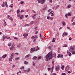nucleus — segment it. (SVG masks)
Masks as SVG:
<instances>
[{
	"label": "nucleus",
	"mask_w": 75,
	"mask_h": 75,
	"mask_svg": "<svg viewBox=\"0 0 75 75\" xmlns=\"http://www.w3.org/2000/svg\"><path fill=\"white\" fill-rule=\"evenodd\" d=\"M41 58V57H39L38 58V59H40Z\"/></svg>",
	"instance_id": "obj_51"
},
{
	"label": "nucleus",
	"mask_w": 75,
	"mask_h": 75,
	"mask_svg": "<svg viewBox=\"0 0 75 75\" xmlns=\"http://www.w3.org/2000/svg\"><path fill=\"white\" fill-rule=\"evenodd\" d=\"M59 7V6L57 5L55 8V10H57V9Z\"/></svg>",
	"instance_id": "obj_23"
},
{
	"label": "nucleus",
	"mask_w": 75,
	"mask_h": 75,
	"mask_svg": "<svg viewBox=\"0 0 75 75\" xmlns=\"http://www.w3.org/2000/svg\"><path fill=\"white\" fill-rule=\"evenodd\" d=\"M5 37L6 38H7V39H8L10 40H11V39L10 38V37H7V36H5Z\"/></svg>",
	"instance_id": "obj_14"
},
{
	"label": "nucleus",
	"mask_w": 75,
	"mask_h": 75,
	"mask_svg": "<svg viewBox=\"0 0 75 75\" xmlns=\"http://www.w3.org/2000/svg\"><path fill=\"white\" fill-rule=\"evenodd\" d=\"M24 66H22V67L20 68V69H24Z\"/></svg>",
	"instance_id": "obj_40"
},
{
	"label": "nucleus",
	"mask_w": 75,
	"mask_h": 75,
	"mask_svg": "<svg viewBox=\"0 0 75 75\" xmlns=\"http://www.w3.org/2000/svg\"><path fill=\"white\" fill-rule=\"evenodd\" d=\"M24 1H21V4H24Z\"/></svg>",
	"instance_id": "obj_42"
},
{
	"label": "nucleus",
	"mask_w": 75,
	"mask_h": 75,
	"mask_svg": "<svg viewBox=\"0 0 75 75\" xmlns=\"http://www.w3.org/2000/svg\"><path fill=\"white\" fill-rule=\"evenodd\" d=\"M7 57V55L5 54L2 56V58H5V57Z\"/></svg>",
	"instance_id": "obj_19"
},
{
	"label": "nucleus",
	"mask_w": 75,
	"mask_h": 75,
	"mask_svg": "<svg viewBox=\"0 0 75 75\" xmlns=\"http://www.w3.org/2000/svg\"><path fill=\"white\" fill-rule=\"evenodd\" d=\"M52 52H50V53L47 54L45 56V58L47 60H50L52 58Z\"/></svg>",
	"instance_id": "obj_1"
},
{
	"label": "nucleus",
	"mask_w": 75,
	"mask_h": 75,
	"mask_svg": "<svg viewBox=\"0 0 75 75\" xmlns=\"http://www.w3.org/2000/svg\"><path fill=\"white\" fill-rule=\"evenodd\" d=\"M14 39H15V40H17L18 38H17V37H14Z\"/></svg>",
	"instance_id": "obj_61"
},
{
	"label": "nucleus",
	"mask_w": 75,
	"mask_h": 75,
	"mask_svg": "<svg viewBox=\"0 0 75 75\" xmlns=\"http://www.w3.org/2000/svg\"><path fill=\"white\" fill-rule=\"evenodd\" d=\"M74 18L73 17L71 20V22H73V21H74Z\"/></svg>",
	"instance_id": "obj_50"
},
{
	"label": "nucleus",
	"mask_w": 75,
	"mask_h": 75,
	"mask_svg": "<svg viewBox=\"0 0 75 75\" xmlns=\"http://www.w3.org/2000/svg\"><path fill=\"white\" fill-rule=\"evenodd\" d=\"M60 58H63V55H60Z\"/></svg>",
	"instance_id": "obj_43"
},
{
	"label": "nucleus",
	"mask_w": 75,
	"mask_h": 75,
	"mask_svg": "<svg viewBox=\"0 0 75 75\" xmlns=\"http://www.w3.org/2000/svg\"><path fill=\"white\" fill-rule=\"evenodd\" d=\"M10 7H11V8H13V4H11L9 6Z\"/></svg>",
	"instance_id": "obj_26"
},
{
	"label": "nucleus",
	"mask_w": 75,
	"mask_h": 75,
	"mask_svg": "<svg viewBox=\"0 0 75 75\" xmlns=\"http://www.w3.org/2000/svg\"><path fill=\"white\" fill-rule=\"evenodd\" d=\"M30 57V54H28V55L25 56V58H28V57Z\"/></svg>",
	"instance_id": "obj_30"
},
{
	"label": "nucleus",
	"mask_w": 75,
	"mask_h": 75,
	"mask_svg": "<svg viewBox=\"0 0 75 75\" xmlns=\"http://www.w3.org/2000/svg\"><path fill=\"white\" fill-rule=\"evenodd\" d=\"M36 16V14H34V15L32 16V18H33V19H35V18H36L35 16Z\"/></svg>",
	"instance_id": "obj_10"
},
{
	"label": "nucleus",
	"mask_w": 75,
	"mask_h": 75,
	"mask_svg": "<svg viewBox=\"0 0 75 75\" xmlns=\"http://www.w3.org/2000/svg\"><path fill=\"white\" fill-rule=\"evenodd\" d=\"M34 38H35V37L34 36H33L31 37V39H32V40H34Z\"/></svg>",
	"instance_id": "obj_46"
},
{
	"label": "nucleus",
	"mask_w": 75,
	"mask_h": 75,
	"mask_svg": "<svg viewBox=\"0 0 75 75\" xmlns=\"http://www.w3.org/2000/svg\"><path fill=\"white\" fill-rule=\"evenodd\" d=\"M5 3L6 7H8V5H7V2L6 1H5Z\"/></svg>",
	"instance_id": "obj_17"
},
{
	"label": "nucleus",
	"mask_w": 75,
	"mask_h": 75,
	"mask_svg": "<svg viewBox=\"0 0 75 75\" xmlns=\"http://www.w3.org/2000/svg\"><path fill=\"white\" fill-rule=\"evenodd\" d=\"M5 38H6V37L4 36L2 39V40L3 41L4 40Z\"/></svg>",
	"instance_id": "obj_24"
},
{
	"label": "nucleus",
	"mask_w": 75,
	"mask_h": 75,
	"mask_svg": "<svg viewBox=\"0 0 75 75\" xmlns=\"http://www.w3.org/2000/svg\"><path fill=\"white\" fill-rule=\"evenodd\" d=\"M67 47V45L66 44H64V46L63 47Z\"/></svg>",
	"instance_id": "obj_38"
},
{
	"label": "nucleus",
	"mask_w": 75,
	"mask_h": 75,
	"mask_svg": "<svg viewBox=\"0 0 75 75\" xmlns=\"http://www.w3.org/2000/svg\"><path fill=\"white\" fill-rule=\"evenodd\" d=\"M33 60H35V59H37V57L36 56H34L33 57Z\"/></svg>",
	"instance_id": "obj_16"
},
{
	"label": "nucleus",
	"mask_w": 75,
	"mask_h": 75,
	"mask_svg": "<svg viewBox=\"0 0 75 75\" xmlns=\"http://www.w3.org/2000/svg\"><path fill=\"white\" fill-rule=\"evenodd\" d=\"M4 3H5V2H3V4L1 5V7H4L5 5H4Z\"/></svg>",
	"instance_id": "obj_15"
},
{
	"label": "nucleus",
	"mask_w": 75,
	"mask_h": 75,
	"mask_svg": "<svg viewBox=\"0 0 75 75\" xmlns=\"http://www.w3.org/2000/svg\"><path fill=\"white\" fill-rule=\"evenodd\" d=\"M19 59H20V58H19V57H18V58L16 57L15 58V60L16 61H18V60Z\"/></svg>",
	"instance_id": "obj_29"
},
{
	"label": "nucleus",
	"mask_w": 75,
	"mask_h": 75,
	"mask_svg": "<svg viewBox=\"0 0 75 75\" xmlns=\"http://www.w3.org/2000/svg\"><path fill=\"white\" fill-rule=\"evenodd\" d=\"M50 20H53V18H52V17H50Z\"/></svg>",
	"instance_id": "obj_58"
},
{
	"label": "nucleus",
	"mask_w": 75,
	"mask_h": 75,
	"mask_svg": "<svg viewBox=\"0 0 75 75\" xmlns=\"http://www.w3.org/2000/svg\"><path fill=\"white\" fill-rule=\"evenodd\" d=\"M67 33L65 32H64V35H65L66 36L67 35Z\"/></svg>",
	"instance_id": "obj_48"
},
{
	"label": "nucleus",
	"mask_w": 75,
	"mask_h": 75,
	"mask_svg": "<svg viewBox=\"0 0 75 75\" xmlns=\"http://www.w3.org/2000/svg\"><path fill=\"white\" fill-rule=\"evenodd\" d=\"M71 54H72L73 55H74V54H75V52H74V51H72L71 52Z\"/></svg>",
	"instance_id": "obj_37"
},
{
	"label": "nucleus",
	"mask_w": 75,
	"mask_h": 75,
	"mask_svg": "<svg viewBox=\"0 0 75 75\" xmlns=\"http://www.w3.org/2000/svg\"><path fill=\"white\" fill-rule=\"evenodd\" d=\"M69 66H67L66 67V68L65 69V71H68V70H69Z\"/></svg>",
	"instance_id": "obj_9"
},
{
	"label": "nucleus",
	"mask_w": 75,
	"mask_h": 75,
	"mask_svg": "<svg viewBox=\"0 0 75 75\" xmlns=\"http://www.w3.org/2000/svg\"><path fill=\"white\" fill-rule=\"evenodd\" d=\"M24 64H25L26 65H27V64H28V62H27L26 61H25L24 62Z\"/></svg>",
	"instance_id": "obj_28"
},
{
	"label": "nucleus",
	"mask_w": 75,
	"mask_h": 75,
	"mask_svg": "<svg viewBox=\"0 0 75 75\" xmlns=\"http://www.w3.org/2000/svg\"><path fill=\"white\" fill-rule=\"evenodd\" d=\"M32 64H33V67H35V63H34V62H33Z\"/></svg>",
	"instance_id": "obj_35"
},
{
	"label": "nucleus",
	"mask_w": 75,
	"mask_h": 75,
	"mask_svg": "<svg viewBox=\"0 0 75 75\" xmlns=\"http://www.w3.org/2000/svg\"><path fill=\"white\" fill-rule=\"evenodd\" d=\"M11 43H9L8 44V47H11Z\"/></svg>",
	"instance_id": "obj_18"
},
{
	"label": "nucleus",
	"mask_w": 75,
	"mask_h": 75,
	"mask_svg": "<svg viewBox=\"0 0 75 75\" xmlns=\"http://www.w3.org/2000/svg\"><path fill=\"white\" fill-rule=\"evenodd\" d=\"M50 69H51V68H47V70H48V71H50Z\"/></svg>",
	"instance_id": "obj_56"
},
{
	"label": "nucleus",
	"mask_w": 75,
	"mask_h": 75,
	"mask_svg": "<svg viewBox=\"0 0 75 75\" xmlns=\"http://www.w3.org/2000/svg\"><path fill=\"white\" fill-rule=\"evenodd\" d=\"M71 16V13H68V14H66L65 17L66 18H68V16Z\"/></svg>",
	"instance_id": "obj_7"
},
{
	"label": "nucleus",
	"mask_w": 75,
	"mask_h": 75,
	"mask_svg": "<svg viewBox=\"0 0 75 75\" xmlns=\"http://www.w3.org/2000/svg\"><path fill=\"white\" fill-rule=\"evenodd\" d=\"M74 51V48L72 46H71L69 49V51L70 52H72Z\"/></svg>",
	"instance_id": "obj_4"
},
{
	"label": "nucleus",
	"mask_w": 75,
	"mask_h": 75,
	"mask_svg": "<svg viewBox=\"0 0 75 75\" xmlns=\"http://www.w3.org/2000/svg\"><path fill=\"white\" fill-rule=\"evenodd\" d=\"M28 33H24L23 34V36H24L23 38H26L27 37V36H28Z\"/></svg>",
	"instance_id": "obj_5"
},
{
	"label": "nucleus",
	"mask_w": 75,
	"mask_h": 75,
	"mask_svg": "<svg viewBox=\"0 0 75 75\" xmlns=\"http://www.w3.org/2000/svg\"><path fill=\"white\" fill-rule=\"evenodd\" d=\"M61 68H62V69H64V66H63Z\"/></svg>",
	"instance_id": "obj_54"
},
{
	"label": "nucleus",
	"mask_w": 75,
	"mask_h": 75,
	"mask_svg": "<svg viewBox=\"0 0 75 75\" xmlns=\"http://www.w3.org/2000/svg\"><path fill=\"white\" fill-rule=\"evenodd\" d=\"M69 56H71V53L70 52H69Z\"/></svg>",
	"instance_id": "obj_62"
},
{
	"label": "nucleus",
	"mask_w": 75,
	"mask_h": 75,
	"mask_svg": "<svg viewBox=\"0 0 75 75\" xmlns=\"http://www.w3.org/2000/svg\"><path fill=\"white\" fill-rule=\"evenodd\" d=\"M14 45H13L10 48V50H13L14 49Z\"/></svg>",
	"instance_id": "obj_6"
},
{
	"label": "nucleus",
	"mask_w": 75,
	"mask_h": 75,
	"mask_svg": "<svg viewBox=\"0 0 75 75\" xmlns=\"http://www.w3.org/2000/svg\"><path fill=\"white\" fill-rule=\"evenodd\" d=\"M50 14L51 16H54V14L53 13H50Z\"/></svg>",
	"instance_id": "obj_45"
},
{
	"label": "nucleus",
	"mask_w": 75,
	"mask_h": 75,
	"mask_svg": "<svg viewBox=\"0 0 75 75\" xmlns=\"http://www.w3.org/2000/svg\"><path fill=\"white\" fill-rule=\"evenodd\" d=\"M62 24H63V25H65V22L64 21H63L62 23Z\"/></svg>",
	"instance_id": "obj_20"
},
{
	"label": "nucleus",
	"mask_w": 75,
	"mask_h": 75,
	"mask_svg": "<svg viewBox=\"0 0 75 75\" xmlns=\"http://www.w3.org/2000/svg\"><path fill=\"white\" fill-rule=\"evenodd\" d=\"M34 23V22L32 21L30 22V25H31V24H33Z\"/></svg>",
	"instance_id": "obj_33"
},
{
	"label": "nucleus",
	"mask_w": 75,
	"mask_h": 75,
	"mask_svg": "<svg viewBox=\"0 0 75 75\" xmlns=\"http://www.w3.org/2000/svg\"><path fill=\"white\" fill-rule=\"evenodd\" d=\"M4 27H6V26L7 25V24H6V22H4Z\"/></svg>",
	"instance_id": "obj_32"
},
{
	"label": "nucleus",
	"mask_w": 75,
	"mask_h": 75,
	"mask_svg": "<svg viewBox=\"0 0 75 75\" xmlns=\"http://www.w3.org/2000/svg\"><path fill=\"white\" fill-rule=\"evenodd\" d=\"M24 18V16L21 15L20 17V20H22Z\"/></svg>",
	"instance_id": "obj_13"
},
{
	"label": "nucleus",
	"mask_w": 75,
	"mask_h": 75,
	"mask_svg": "<svg viewBox=\"0 0 75 75\" xmlns=\"http://www.w3.org/2000/svg\"><path fill=\"white\" fill-rule=\"evenodd\" d=\"M59 69V66L57 65L55 68V70H56V71H58Z\"/></svg>",
	"instance_id": "obj_8"
},
{
	"label": "nucleus",
	"mask_w": 75,
	"mask_h": 75,
	"mask_svg": "<svg viewBox=\"0 0 75 75\" xmlns=\"http://www.w3.org/2000/svg\"><path fill=\"white\" fill-rule=\"evenodd\" d=\"M71 6V5H68V6H67V8H70Z\"/></svg>",
	"instance_id": "obj_41"
},
{
	"label": "nucleus",
	"mask_w": 75,
	"mask_h": 75,
	"mask_svg": "<svg viewBox=\"0 0 75 75\" xmlns=\"http://www.w3.org/2000/svg\"><path fill=\"white\" fill-rule=\"evenodd\" d=\"M23 71H24V72H28L27 71V70H24Z\"/></svg>",
	"instance_id": "obj_59"
},
{
	"label": "nucleus",
	"mask_w": 75,
	"mask_h": 75,
	"mask_svg": "<svg viewBox=\"0 0 75 75\" xmlns=\"http://www.w3.org/2000/svg\"><path fill=\"white\" fill-rule=\"evenodd\" d=\"M36 41V39H35L33 40V42H35Z\"/></svg>",
	"instance_id": "obj_44"
},
{
	"label": "nucleus",
	"mask_w": 75,
	"mask_h": 75,
	"mask_svg": "<svg viewBox=\"0 0 75 75\" xmlns=\"http://www.w3.org/2000/svg\"><path fill=\"white\" fill-rule=\"evenodd\" d=\"M16 12L17 14H18L19 13H20V10L19 9L17 10Z\"/></svg>",
	"instance_id": "obj_31"
},
{
	"label": "nucleus",
	"mask_w": 75,
	"mask_h": 75,
	"mask_svg": "<svg viewBox=\"0 0 75 75\" xmlns=\"http://www.w3.org/2000/svg\"><path fill=\"white\" fill-rule=\"evenodd\" d=\"M28 24H26L25 25H24L23 26V27H27V26H28Z\"/></svg>",
	"instance_id": "obj_25"
},
{
	"label": "nucleus",
	"mask_w": 75,
	"mask_h": 75,
	"mask_svg": "<svg viewBox=\"0 0 75 75\" xmlns=\"http://www.w3.org/2000/svg\"><path fill=\"white\" fill-rule=\"evenodd\" d=\"M55 40H56V38H53V39L52 40V42H55Z\"/></svg>",
	"instance_id": "obj_12"
},
{
	"label": "nucleus",
	"mask_w": 75,
	"mask_h": 75,
	"mask_svg": "<svg viewBox=\"0 0 75 75\" xmlns=\"http://www.w3.org/2000/svg\"><path fill=\"white\" fill-rule=\"evenodd\" d=\"M24 12V10H22L20 11L21 13H23Z\"/></svg>",
	"instance_id": "obj_47"
},
{
	"label": "nucleus",
	"mask_w": 75,
	"mask_h": 75,
	"mask_svg": "<svg viewBox=\"0 0 75 75\" xmlns=\"http://www.w3.org/2000/svg\"><path fill=\"white\" fill-rule=\"evenodd\" d=\"M9 61L10 62L12 61V60H13V58L11 57L9 59Z\"/></svg>",
	"instance_id": "obj_22"
},
{
	"label": "nucleus",
	"mask_w": 75,
	"mask_h": 75,
	"mask_svg": "<svg viewBox=\"0 0 75 75\" xmlns=\"http://www.w3.org/2000/svg\"><path fill=\"white\" fill-rule=\"evenodd\" d=\"M52 64L53 66L54 67V60H53L52 61Z\"/></svg>",
	"instance_id": "obj_36"
},
{
	"label": "nucleus",
	"mask_w": 75,
	"mask_h": 75,
	"mask_svg": "<svg viewBox=\"0 0 75 75\" xmlns=\"http://www.w3.org/2000/svg\"><path fill=\"white\" fill-rule=\"evenodd\" d=\"M66 74L65 73H63L62 74V75H65Z\"/></svg>",
	"instance_id": "obj_60"
},
{
	"label": "nucleus",
	"mask_w": 75,
	"mask_h": 75,
	"mask_svg": "<svg viewBox=\"0 0 75 75\" xmlns=\"http://www.w3.org/2000/svg\"><path fill=\"white\" fill-rule=\"evenodd\" d=\"M35 38H38V35H35Z\"/></svg>",
	"instance_id": "obj_53"
},
{
	"label": "nucleus",
	"mask_w": 75,
	"mask_h": 75,
	"mask_svg": "<svg viewBox=\"0 0 75 75\" xmlns=\"http://www.w3.org/2000/svg\"><path fill=\"white\" fill-rule=\"evenodd\" d=\"M35 48H36V47H34V48H31L30 51V52L31 53L32 52H34V51H35Z\"/></svg>",
	"instance_id": "obj_3"
},
{
	"label": "nucleus",
	"mask_w": 75,
	"mask_h": 75,
	"mask_svg": "<svg viewBox=\"0 0 75 75\" xmlns=\"http://www.w3.org/2000/svg\"><path fill=\"white\" fill-rule=\"evenodd\" d=\"M48 49H49V50H51V49H52V47L51 46H50L48 47Z\"/></svg>",
	"instance_id": "obj_34"
},
{
	"label": "nucleus",
	"mask_w": 75,
	"mask_h": 75,
	"mask_svg": "<svg viewBox=\"0 0 75 75\" xmlns=\"http://www.w3.org/2000/svg\"><path fill=\"white\" fill-rule=\"evenodd\" d=\"M36 48H35V50L36 51H37V50H39V48H38V46H37V49H36V47H35Z\"/></svg>",
	"instance_id": "obj_21"
},
{
	"label": "nucleus",
	"mask_w": 75,
	"mask_h": 75,
	"mask_svg": "<svg viewBox=\"0 0 75 75\" xmlns=\"http://www.w3.org/2000/svg\"><path fill=\"white\" fill-rule=\"evenodd\" d=\"M38 3H40L41 4H42L45 3L46 0H37Z\"/></svg>",
	"instance_id": "obj_2"
},
{
	"label": "nucleus",
	"mask_w": 75,
	"mask_h": 75,
	"mask_svg": "<svg viewBox=\"0 0 75 75\" xmlns=\"http://www.w3.org/2000/svg\"><path fill=\"white\" fill-rule=\"evenodd\" d=\"M60 58V54H59L57 56V58Z\"/></svg>",
	"instance_id": "obj_52"
},
{
	"label": "nucleus",
	"mask_w": 75,
	"mask_h": 75,
	"mask_svg": "<svg viewBox=\"0 0 75 75\" xmlns=\"http://www.w3.org/2000/svg\"><path fill=\"white\" fill-rule=\"evenodd\" d=\"M53 55H54V57L56 56V53H54L53 54Z\"/></svg>",
	"instance_id": "obj_55"
},
{
	"label": "nucleus",
	"mask_w": 75,
	"mask_h": 75,
	"mask_svg": "<svg viewBox=\"0 0 75 75\" xmlns=\"http://www.w3.org/2000/svg\"><path fill=\"white\" fill-rule=\"evenodd\" d=\"M9 20H11V21H13V18H12V17H10L9 18Z\"/></svg>",
	"instance_id": "obj_27"
},
{
	"label": "nucleus",
	"mask_w": 75,
	"mask_h": 75,
	"mask_svg": "<svg viewBox=\"0 0 75 75\" xmlns=\"http://www.w3.org/2000/svg\"><path fill=\"white\" fill-rule=\"evenodd\" d=\"M14 53H12L11 54V58H14Z\"/></svg>",
	"instance_id": "obj_11"
},
{
	"label": "nucleus",
	"mask_w": 75,
	"mask_h": 75,
	"mask_svg": "<svg viewBox=\"0 0 75 75\" xmlns=\"http://www.w3.org/2000/svg\"><path fill=\"white\" fill-rule=\"evenodd\" d=\"M25 17H28V15H25Z\"/></svg>",
	"instance_id": "obj_63"
},
{
	"label": "nucleus",
	"mask_w": 75,
	"mask_h": 75,
	"mask_svg": "<svg viewBox=\"0 0 75 75\" xmlns=\"http://www.w3.org/2000/svg\"><path fill=\"white\" fill-rule=\"evenodd\" d=\"M35 31H37V27H36L35 28Z\"/></svg>",
	"instance_id": "obj_57"
},
{
	"label": "nucleus",
	"mask_w": 75,
	"mask_h": 75,
	"mask_svg": "<svg viewBox=\"0 0 75 75\" xmlns=\"http://www.w3.org/2000/svg\"><path fill=\"white\" fill-rule=\"evenodd\" d=\"M67 72L68 74H70V73H71V71H68Z\"/></svg>",
	"instance_id": "obj_64"
},
{
	"label": "nucleus",
	"mask_w": 75,
	"mask_h": 75,
	"mask_svg": "<svg viewBox=\"0 0 75 75\" xmlns=\"http://www.w3.org/2000/svg\"><path fill=\"white\" fill-rule=\"evenodd\" d=\"M75 22H74L72 23V25H73V26H74V25H75Z\"/></svg>",
	"instance_id": "obj_49"
},
{
	"label": "nucleus",
	"mask_w": 75,
	"mask_h": 75,
	"mask_svg": "<svg viewBox=\"0 0 75 75\" xmlns=\"http://www.w3.org/2000/svg\"><path fill=\"white\" fill-rule=\"evenodd\" d=\"M30 68H28L27 70V72H30Z\"/></svg>",
	"instance_id": "obj_39"
}]
</instances>
